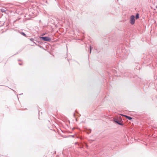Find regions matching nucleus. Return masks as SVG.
Segmentation results:
<instances>
[{
	"mask_svg": "<svg viewBox=\"0 0 157 157\" xmlns=\"http://www.w3.org/2000/svg\"><path fill=\"white\" fill-rule=\"evenodd\" d=\"M135 17L133 15H132L131 16L130 20V23L132 25H133L135 23Z\"/></svg>",
	"mask_w": 157,
	"mask_h": 157,
	"instance_id": "obj_1",
	"label": "nucleus"
},
{
	"mask_svg": "<svg viewBox=\"0 0 157 157\" xmlns=\"http://www.w3.org/2000/svg\"><path fill=\"white\" fill-rule=\"evenodd\" d=\"M40 38L41 39L46 41H49L51 40V38L48 36H41Z\"/></svg>",
	"mask_w": 157,
	"mask_h": 157,
	"instance_id": "obj_2",
	"label": "nucleus"
},
{
	"mask_svg": "<svg viewBox=\"0 0 157 157\" xmlns=\"http://www.w3.org/2000/svg\"><path fill=\"white\" fill-rule=\"evenodd\" d=\"M113 121L118 124L121 125H123V124L121 122V121H119L118 119L114 118Z\"/></svg>",
	"mask_w": 157,
	"mask_h": 157,
	"instance_id": "obj_3",
	"label": "nucleus"
},
{
	"mask_svg": "<svg viewBox=\"0 0 157 157\" xmlns=\"http://www.w3.org/2000/svg\"><path fill=\"white\" fill-rule=\"evenodd\" d=\"M121 115L122 116H124L127 119H128L129 120H131L132 119V118L130 116H128L127 115H124L121 114Z\"/></svg>",
	"mask_w": 157,
	"mask_h": 157,
	"instance_id": "obj_4",
	"label": "nucleus"
},
{
	"mask_svg": "<svg viewBox=\"0 0 157 157\" xmlns=\"http://www.w3.org/2000/svg\"><path fill=\"white\" fill-rule=\"evenodd\" d=\"M139 14L138 13H137L136 14V17H135L136 19H137L139 18Z\"/></svg>",
	"mask_w": 157,
	"mask_h": 157,
	"instance_id": "obj_5",
	"label": "nucleus"
},
{
	"mask_svg": "<svg viewBox=\"0 0 157 157\" xmlns=\"http://www.w3.org/2000/svg\"><path fill=\"white\" fill-rule=\"evenodd\" d=\"M20 33L22 35H23V36H26V35L25 34V33L24 32H20Z\"/></svg>",
	"mask_w": 157,
	"mask_h": 157,
	"instance_id": "obj_6",
	"label": "nucleus"
},
{
	"mask_svg": "<svg viewBox=\"0 0 157 157\" xmlns=\"http://www.w3.org/2000/svg\"><path fill=\"white\" fill-rule=\"evenodd\" d=\"M1 11L2 12H5L6 11V10H5L3 9L1 10Z\"/></svg>",
	"mask_w": 157,
	"mask_h": 157,
	"instance_id": "obj_7",
	"label": "nucleus"
},
{
	"mask_svg": "<svg viewBox=\"0 0 157 157\" xmlns=\"http://www.w3.org/2000/svg\"><path fill=\"white\" fill-rule=\"evenodd\" d=\"M30 40L31 41H33L34 40V39L33 38H31L30 39Z\"/></svg>",
	"mask_w": 157,
	"mask_h": 157,
	"instance_id": "obj_8",
	"label": "nucleus"
},
{
	"mask_svg": "<svg viewBox=\"0 0 157 157\" xmlns=\"http://www.w3.org/2000/svg\"><path fill=\"white\" fill-rule=\"evenodd\" d=\"M91 46H90V53H91Z\"/></svg>",
	"mask_w": 157,
	"mask_h": 157,
	"instance_id": "obj_9",
	"label": "nucleus"
},
{
	"mask_svg": "<svg viewBox=\"0 0 157 157\" xmlns=\"http://www.w3.org/2000/svg\"><path fill=\"white\" fill-rule=\"evenodd\" d=\"M33 43L34 44H35L36 45V44H36V43L34 42H33Z\"/></svg>",
	"mask_w": 157,
	"mask_h": 157,
	"instance_id": "obj_10",
	"label": "nucleus"
},
{
	"mask_svg": "<svg viewBox=\"0 0 157 157\" xmlns=\"http://www.w3.org/2000/svg\"><path fill=\"white\" fill-rule=\"evenodd\" d=\"M31 45H32V46H34V44H31Z\"/></svg>",
	"mask_w": 157,
	"mask_h": 157,
	"instance_id": "obj_11",
	"label": "nucleus"
},
{
	"mask_svg": "<svg viewBox=\"0 0 157 157\" xmlns=\"http://www.w3.org/2000/svg\"><path fill=\"white\" fill-rule=\"evenodd\" d=\"M19 64L20 65H21L22 64L21 63H19Z\"/></svg>",
	"mask_w": 157,
	"mask_h": 157,
	"instance_id": "obj_12",
	"label": "nucleus"
},
{
	"mask_svg": "<svg viewBox=\"0 0 157 157\" xmlns=\"http://www.w3.org/2000/svg\"><path fill=\"white\" fill-rule=\"evenodd\" d=\"M72 136L74 137V136Z\"/></svg>",
	"mask_w": 157,
	"mask_h": 157,
	"instance_id": "obj_13",
	"label": "nucleus"
}]
</instances>
